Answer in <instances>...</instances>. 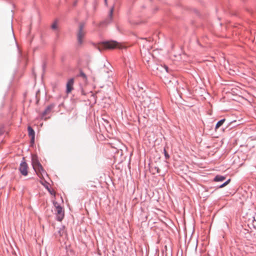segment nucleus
Wrapping results in <instances>:
<instances>
[{"instance_id":"obj_1","label":"nucleus","mask_w":256,"mask_h":256,"mask_svg":"<svg viewBox=\"0 0 256 256\" xmlns=\"http://www.w3.org/2000/svg\"><path fill=\"white\" fill-rule=\"evenodd\" d=\"M118 46V43L116 41H107L100 44L98 46V48L100 51H102L106 49H112Z\"/></svg>"},{"instance_id":"obj_2","label":"nucleus","mask_w":256,"mask_h":256,"mask_svg":"<svg viewBox=\"0 0 256 256\" xmlns=\"http://www.w3.org/2000/svg\"><path fill=\"white\" fill-rule=\"evenodd\" d=\"M33 168L34 170V171L38 174V176L41 178L43 176V174L45 173L44 170H43L42 166L40 164L35 162V156L33 154Z\"/></svg>"},{"instance_id":"obj_3","label":"nucleus","mask_w":256,"mask_h":256,"mask_svg":"<svg viewBox=\"0 0 256 256\" xmlns=\"http://www.w3.org/2000/svg\"><path fill=\"white\" fill-rule=\"evenodd\" d=\"M84 24H80L79 26L78 31L77 34V40L78 44L81 45L83 42L86 34V32L84 30Z\"/></svg>"},{"instance_id":"obj_4","label":"nucleus","mask_w":256,"mask_h":256,"mask_svg":"<svg viewBox=\"0 0 256 256\" xmlns=\"http://www.w3.org/2000/svg\"><path fill=\"white\" fill-rule=\"evenodd\" d=\"M54 206L56 208V211L57 216V219L59 221H61L64 216V212L62 208L60 206L57 202L54 203Z\"/></svg>"},{"instance_id":"obj_5","label":"nucleus","mask_w":256,"mask_h":256,"mask_svg":"<svg viewBox=\"0 0 256 256\" xmlns=\"http://www.w3.org/2000/svg\"><path fill=\"white\" fill-rule=\"evenodd\" d=\"M74 78H72L68 80L66 83V92L67 94L70 93L72 90L74 89Z\"/></svg>"},{"instance_id":"obj_6","label":"nucleus","mask_w":256,"mask_h":256,"mask_svg":"<svg viewBox=\"0 0 256 256\" xmlns=\"http://www.w3.org/2000/svg\"><path fill=\"white\" fill-rule=\"evenodd\" d=\"M27 168L28 166L26 162H24L20 164V170L23 175L26 176L27 174Z\"/></svg>"},{"instance_id":"obj_7","label":"nucleus","mask_w":256,"mask_h":256,"mask_svg":"<svg viewBox=\"0 0 256 256\" xmlns=\"http://www.w3.org/2000/svg\"><path fill=\"white\" fill-rule=\"evenodd\" d=\"M226 179V177L222 176H216L214 178V181L216 182H220Z\"/></svg>"},{"instance_id":"obj_8","label":"nucleus","mask_w":256,"mask_h":256,"mask_svg":"<svg viewBox=\"0 0 256 256\" xmlns=\"http://www.w3.org/2000/svg\"><path fill=\"white\" fill-rule=\"evenodd\" d=\"M224 121H225V119H222V120H220L219 122H218L216 126V129L218 128L221 126H222V124H224Z\"/></svg>"},{"instance_id":"obj_9","label":"nucleus","mask_w":256,"mask_h":256,"mask_svg":"<svg viewBox=\"0 0 256 256\" xmlns=\"http://www.w3.org/2000/svg\"><path fill=\"white\" fill-rule=\"evenodd\" d=\"M52 106H48V107L46 108V110H45V111H44V114H48V113L50 112V110H52Z\"/></svg>"},{"instance_id":"obj_10","label":"nucleus","mask_w":256,"mask_h":256,"mask_svg":"<svg viewBox=\"0 0 256 256\" xmlns=\"http://www.w3.org/2000/svg\"><path fill=\"white\" fill-rule=\"evenodd\" d=\"M53 30H56L58 28V24L56 22H55L52 24L51 26Z\"/></svg>"},{"instance_id":"obj_11","label":"nucleus","mask_w":256,"mask_h":256,"mask_svg":"<svg viewBox=\"0 0 256 256\" xmlns=\"http://www.w3.org/2000/svg\"><path fill=\"white\" fill-rule=\"evenodd\" d=\"M152 170L153 171L154 174V171H156L157 173H159L160 171V169L157 167H154V170L153 168H152Z\"/></svg>"},{"instance_id":"obj_12","label":"nucleus","mask_w":256,"mask_h":256,"mask_svg":"<svg viewBox=\"0 0 256 256\" xmlns=\"http://www.w3.org/2000/svg\"><path fill=\"white\" fill-rule=\"evenodd\" d=\"M230 180H228L226 182L222 184L220 188H222L225 186H226L230 182Z\"/></svg>"},{"instance_id":"obj_13","label":"nucleus","mask_w":256,"mask_h":256,"mask_svg":"<svg viewBox=\"0 0 256 256\" xmlns=\"http://www.w3.org/2000/svg\"><path fill=\"white\" fill-rule=\"evenodd\" d=\"M28 131L30 136H32V128L30 126H28Z\"/></svg>"},{"instance_id":"obj_14","label":"nucleus","mask_w":256,"mask_h":256,"mask_svg":"<svg viewBox=\"0 0 256 256\" xmlns=\"http://www.w3.org/2000/svg\"><path fill=\"white\" fill-rule=\"evenodd\" d=\"M114 8H112L110 10V18L112 17V13H113Z\"/></svg>"},{"instance_id":"obj_15","label":"nucleus","mask_w":256,"mask_h":256,"mask_svg":"<svg viewBox=\"0 0 256 256\" xmlns=\"http://www.w3.org/2000/svg\"><path fill=\"white\" fill-rule=\"evenodd\" d=\"M80 76L83 77L84 78H86V74L84 73V72H80Z\"/></svg>"},{"instance_id":"obj_16","label":"nucleus","mask_w":256,"mask_h":256,"mask_svg":"<svg viewBox=\"0 0 256 256\" xmlns=\"http://www.w3.org/2000/svg\"><path fill=\"white\" fill-rule=\"evenodd\" d=\"M164 154H165V156L166 158H169V156H168V153L166 152L165 150H164Z\"/></svg>"},{"instance_id":"obj_17","label":"nucleus","mask_w":256,"mask_h":256,"mask_svg":"<svg viewBox=\"0 0 256 256\" xmlns=\"http://www.w3.org/2000/svg\"><path fill=\"white\" fill-rule=\"evenodd\" d=\"M33 135H34V131H33ZM32 140H33V142H34V136H33Z\"/></svg>"},{"instance_id":"obj_18","label":"nucleus","mask_w":256,"mask_h":256,"mask_svg":"<svg viewBox=\"0 0 256 256\" xmlns=\"http://www.w3.org/2000/svg\"><path fill=\"white\" fill-rule=\"evenodd\" d=\"M30 143L32 142V137L30 138Z\"/></svg>"},{"instance_id":"obj_19","label":"nucleus","mask_w":256,"mask_h":256,"mask_svg":"<svg viewBox=\"0 0 256 256\" xmlns=\"http://www.w3.org/2000/svg\"><path fill=\"white\" fill-rule=\"evenodd\" d=\"M106 2V0H105Z\"/></svg>"}]
</instances>
